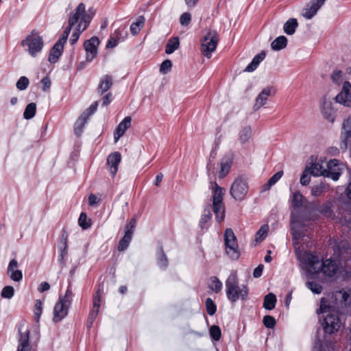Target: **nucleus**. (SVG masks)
<instances>
[{
  "mask_svg": "<svg viewBox=\"0 0 351 351\" xmlns=\"http://www.w3.org/2000/svg\"><path fill=\"white\" fill-rule=\"evenodd\" d=\"M8 275L10 278L15 282H19L23 278L22 271L19 269H16L14 271L10 273Z\"/></svg>",
  "mask_w": 351,
  "mask_h": 351,
  "instance_id": "58",
  "label": "nucleus"
},
{
  "mask_svg": "<svg viewBox=\"0 0 351 351\" xmlns=\"http://www.w3.org/2000/svg\"><path fill=\"white\" fill-rule=\"evenodd\" d=\"M317 210L326 217H332L333 216V210H332V203L326 202L320 206Z\"/></svg>",
  "mask_w": 351,
  "mask_h": 351,
  "instance_id": "31",
  "label": "nucleus"
},
{
  "mask_svg": "<svg viewBox=\"0 0 351 351\" xmlns=\"http://www.w3.org/2000/svg\"><path fill=\"white\" fill-rule=\"evenodd\" d=\"M218 42V33L215 30H209L202 42V53L204 56L209 58L211 53L216 49Z\"/></svg>",
  "mask_w": 351,
  "mask_h": 351,
  "instance_id": "9",
  "label": "nucleus"
},
{
  "mask_svg": "<svg viewBox=\"0 0 351 351\" xmlns=\"http://www.w3.org/2000/svg\"><path fill=\"white\" fill-rule=\"evenodd\" d=\"M266 53L262 51L261 53L256 55L252 59V62L245 67L244 71L253 72L256 69L259 64L265 58Z\"/></svg>",
  "mask_w": 351,
  "mask_h": 351,
  "instance_id": "23",
  "label": "nucleus"
},
{
  "mask_svg": "<svg viewBox=\"0 0 351 351\" xmlns=\"http://www.w3.org/2000/svg\"><path fill=\"white\" fill-rule=\"evenodd\" d=\"M41 83L43 84V90L47 92L49 90L51 87V80L48 76L43 77L41 80Z\"/></svg>",
  "mask_w": 351,
  "mask_h": 351,
  "instance_id": "60",
  "label": "nucleus"
},
{
  "mask_svg": "<svg viewBox=\"0 0 351 351\" xmlns=\"http://www.w3.org/2000/svg\"><path fill=\"white\" fill-rule=\"evenodd\" d=\"M287 45V38L285 36L277 37L271 44V49L274 51H280L285 49Z\"/></svg>",
  "mask_w": 351,
  "mask_h": 351,
  "instance_id": "27",
  "label": "nucleus"
},
{
  "mask_svg": "<svg viewBox=\"0 0 351 351\" xmlns=\"http://www.w3.org/2000/svg\"><path fill=\"white\" fill-rule=\"evenodd\" d=\"M311 173L312 175H313L314 176H324L325 177V171H326V169L324 167V166L319 163V162H315V163H313L311 168Z\"/></svg>",
  "mask_w": 351,
  "mask_h": 351,
  "instance_id": "35",
  "label": "nucleus"
},
{
  "mask_svg": "<svg viewBox=\"0 0 351 351\" xmlns=\"http://www.w3.org/2000/svg\"><path fill=\"white\" fill-rule=\"evenodd\" d=\"M226 252L232 260H237L240 256L237 238L232 229L228 228L224 233Z\"/></svg>",
  "mask_w": 351,
  "mask_h": 351,
  "instance_id": "8",
  "label": "nucleus"
},
{
  "mask_svg": "<svg viewBox=\"0 0 351 351\" xmlns=\"http://www.w3.org/2000/svg\"><path fill=\"white\" fill-rule=\"evenodd\" d=\"M335 100L346 107H351V84L349 82H344L341 92L335 97Z\"/></svg>",
  "mask_w": 351,
  "mask_h": 351,
  "instance_id": "13",
  "label": "nucleus"
},
{
  "mask_svg": "<svg viewBox=\"0 0 351 351\" xmlns=\"http://www.w3.org/2000/svg\"><path fill=\"white\" fill-rule=\"evenodd\" d=\"M283 171L276 172L271 178H269L267 183L265 185V189H269L271 186L274 185L282 176Z\"/></svg>",
  "mask_w": 351,
  "mask_h": 351,
  "instance_id": "42",
  "label": "nucleus"
},
{
  "mask_svg": "<svg viewBox=\"0 0 351 351\" xmlns=\"http://www.w3.org/2000/svg\"><path fill=\"white\" fill-rule=\"evenodd\" d=\"M305 200V197L300 192H295L293 194L292 205L295 208H300Z\"/></svg>",
  "mask_w": 351,
  "mask_h": 351,
  "instance_id": "37",
  "label": "nucleus"
},
{
  "mask_svg": "<svg viewBox=\"0 0 351 351\" xmlns=\"http://www.w3.org/2000/svg\"><path fill=\"white\" fill-rule=\"evenodd\" d=\"M64 47L57 43L50 50L48 60L51 63H56L62 53Z\"/></svg>",
  "mask_w": 351,
  "mask_h": 351,
  "instance_id": "24",
  "label": "nucleus"
},
{
  "mask_svg": "<svg viewBox=\"0 0 351 351\" xmlns=\"http://www.w3.org/2000/svg\"><path fill=\"white\" fill-rule=\"evenodd\" d=\"M101 290L100 288L97 289L96 291L93 300V309H97L99 311V308L101 306Z\"/></svg>",
  "mask_w": 351,
  "mask_h": 351,
  "instance_id": "44",
  "label": "nucleus"
},
{
  "mask_svg": "<svg viewBox=\"0 0 351 351\" xmlns=\"http://www.w3.org/2000/svg\"><path fill=\"white\" fill-rule=\"evenodd\" d=\"M340 170L339 161L337 159L330 160L327 162L325 178H330L334 181H337L341 176Z\"/></svg>",
  "mask_w": 351,
  "mask_h": 351,
  "instance_id": "16",
  "label": "nucleus"
},
{
  "mask_svg": "<svg viewBox=\"0 0 351 351\" xmlns=\"http://www.w3.org/2000/svg\"><path fill=\"white\" fill-rule=\"evenodd\" d=\"M17 267H18L17 261L16 259L11 260L8 265V271H7L8 274H10V273L14 271L16 269Z\"/></svg>",
  "mask_w": 351,
  "mask_h": 351,
  "instance_id": "61",
  "label": "nucleus"
},
{
  "mask_svg": "<svg viewBox=\"0 0 351 351\" xmlns=\"http://www.w3.org/2000/svg\"><path fill=\"white\" fill-rule=\"evenodd\" d=\"M210 289L215 293H218L222 289V282L216 276H212L210 278Z\"/></svg>",
  "mask_w": 351,
  "mask_h": 351,
  "instance_id": "39",
  "label": "nucleus"
},
{
  "mask_svg": "<svg viewBox=\"0 0 351 351\" xmlns=\"http://www.w3.org/2000/svg\"><path fill=\"white\" fill-rule=\"evenodd\" d=\"M94 12L88 10V13L86 11L80 16L79 22L73 28V32L70 38L71 45H74L78 40L80 35L87 28L90 23Z\"/></svg>",
  "mask_w": 351,
  "mask_h": 351,
  "instance_id": "11",
  "label": "nucleus"
},
{
  "mask_svg": "<svg viewBox=\"0 0 351 351\" xmlns=\"http://www.w3.org/2000/svg\"><path fill=\"white\" fill-rule=\"evenodd\" d=\"M226 292L228 299L231 302H235L239 299L244 300L247 298L248 289L244 285L239 286L237 275L236 272H232L226 280Z\"/></svg>",
  "mask_w": 351,
  "mask_h": 351,
  "instance_id": "3",
  "label": "nucleus"
},
{
  "mask_svg": "<svg viewBox=\"0 0 351 351\" xmlns=\"http://www.w3.org/2000/svg\"><path fill=\"white\" fill-rule=\"evenodd\" d=\"M131 121V117L128 116L125 117L123 120L118 125L114 133V138L115 142L118 141V140L124 134L125 131L130 127Z\"/></svg>",
  "mask_w": 351,
  "mask_h": 351,
  "instance_id": "19",
  "label": "nucleus"
},
{
  "mask_svg": "<svg viewBox=\"0 0 351 351\" xmlns=\"http://www.w3.org/2000/svg\"><path fill=\"white\" fill-rule=\"evenodd\" d=\"M21 45L32 57L35 58L43 50L44 40L38 32L34 29L21 40Z\"/></svg>",
  "mask_w": 351,
  "mask_h": 351,
  "instance_id": "4",
  "label": "nucleus"
},
{
  "mask_svg": "<svg viewBox=\"0 0 351 351\" xmlns=\"http://www.w3.org/2000/svg\"><path fill=\"white\" fill-rule=\"evenodd\" d=\"M210 334L215 341H219L221 335L220 328L216 325L212 326L210 328Z\"/></svg>",
  "mask_w": 351,
  "mask_h": 351,
  "instance_id": "46",
  "label": "nucleus"
},
{
  "mask_svg": "<svg viewBox=\"0 0 351 351\" xmlns=\"http://www.w3.org/2000/svg\"><path fill=\"white\" fill-rule=\"evenodd\" d=\"M206 306L208 315H213L215 313L217 307L211 298H208L206 300Z\"/></svg>",
  "mask_w": 351,
  "mask_h": 351,
  "instance_id": "49",
  "label": "nucleus"
},
{
  "mask_svg": "<svg viewBox=\"0 0 351 351\" xmlns=\"http://www.w3.org/2000/svg\"><path fill=\"white\" fill-rule=\"evenodd\" d=\"M264 266L261 264L257 267H256L253 271V276L254 278H259L262 276Z\"/></svg>",
  "mask_w": 351,
  "mask_h": 351,
  "instance_id": "63",
  "label": "nucleus"
},
{
  "mask_svg": "<svg viewBox=\"0 0 351 351\" xmlns=\"http://www.w3.org/2000/svg\"><path fill=\"white\" fill-rule=\"evenodd\" d=\"M29 84V80L25 76H22L16 82V88L20 90H25Z\"/></svg>",
  "mask_w": 351,
  "mask_h": 351,
  "instance_id": "48",
  "label": "nucleus"
},
{
  "mask_svg": "<svg viewBox=\"0 0 351 351\" xmlns=\"http://www.w3.org/2000/svg\"><path fill=\"white\" fill-rule=\"evenodd\" d=\"M23 325L19 327L18 346L16 351H31L32 346L29 343V329L23 330Z\"/></svg>",
  "mask_w": 351,
  "mask_h": 351,
  "instance_id": "14",
  "label": "nucleus"
},
{
  "mask_svg": "<svg viewBox=\"0 0 351 351\" xmlns=\"http://www.w3.org/2000/svg\"><path fill=\"white\" fill-rule=\"evenodd\" d=\"M326 0H312L306 6L303 16L307 19H312L317 12L319 9L324 5Z\"/></svg>",
  "mask_w": 351,
  "mask_h": 351,
  "instance_id": "17",
  "label": "nucleus"
},
{
  "mask_svg": "<svg viewBox=\"0 0 351 351\" xmlns=\"http://www.w3.org/2000/svg\"><path fill=\"white\" fill-rule=\"evenodd\" d=\"M87 116L81 114L74 125V132L77 136H80L83 132V128L87 122Z\"/></svg>",
  "mask_w": 351,
  "mask_h": 351,
  "instance_id": "29",
  "label": "nucleus"
},
{
  "mask_svg": "<svg viewBox=\"0 0 351 351\" xmlns=\"http://www.w3.org/2000/svg\"><path fill=\"white\" fill-rule=\"evenodd\" d=\"M208 209H205L204 211V214L202 215V217L199 221V225L202 228H204V224L210 219L211 213H210V206H208Z\"/></svg>",
  "mask_w": 351,
  "mask_h": 351,
  "instance_id": "50",
  "label": "nucleus"
},
{
  "mask_svg": "<svg viewBox=\"0 0 351 351\" xmlns=\"http://www.w3.org/2000/svg\"><path fill=\"white\" fill-rule=\"evenodd\" d=\"M210 189L213 190V206L218 222H221L225 217V208L223 204V188L219 186L216 182H210Z\"/></svg>",
  "mask_w": 351,
  "mask_h": 351,
  "instance_id": "5",
  "label": "nucleus"
},
{
  "mask_svg": "<svg viewBox=\"0 0 351 351\" xmlns=\"http://www.w3.org/2000/svg\"><path fill=\"white\" fill-rule=\"evenodd\" d=\"M43 311V304L39 300L35 301L34 304V315L37 320L39 319Z\"/></svg>",
  "mask_w": 351,
  "mask_h": 351,
  "instance_id": "53",
  "label": "nucleus"
},
{
  "mask_svg": "<svg viewBox=\"0 0 351 351\" xmlns=\"http://www.w3.org/2000/svg\"><path fill=\"white\" fill-rule=\"evenodd\" d=\"M341 74L342 73L341 71H334L331 75L332 81L335 83H339L341 80Z\"/></svg>",
  "mask_w": 351,
  "mask_h": 351,
  "instance_id": "62",
  "label": "nucleus"
},
{
  "mask_svg": "<svg viewBox=\"0 0 351 351\" xmlns=\"http://www.w3.org/2000/svg\"><path fill=\"white\" fill-rule=\"evenodd\" d=\"M36 112V105L35 103H30L26 107L23 112V117L25 119L33 118Z\"/></svg>",
  "mask_w": 351,
  "mask_h": 351,
  "instance_id": "36",
  "label": "nucleus"
},
{
  "mask_svg": "<svg viewBox=\"0 0 351 351\" xmlns=\"http://www.w3.org/2000/svg\"><path fill=\"white\" fill-rule=\"evenodd\" d=\"M298 26V23L297 19L291 18L284 24L283 30L287 34L293 35L295 32Z\"/></svg>",
  "mask_w": 351,
  "mask_h": 351,
  "instance_id": "26",
  "label": "nucleus"
},
{
  "mask_svg": "<svg viewBox=\"0 0 351 351\" xmlns=\"http://www.w3.org/2000/svg\"><path fill=\"white\" fill-rule=\"evenodd\" d=\"M99 310L92 308L88 314V319H87V327H92L96 317L98 315Z\"/></svg>",
  "mask_w": 351,
  "mask_h": 351,
  "instance_id": "51",
  "label": "nucleus"
},
{
  "mask_svg": "<svg viewBox=\"0 0 351 351\" xmlns=\"http://www.w3.org/2000/svg\"><path fill=\"white\" fill-rule=\"evenodd\" d=\"M78 223L83 230H86L91 226L90 220L87 219V215L85 213H81L78 219Z\"/></svg>",
  "mask_w": 351,
  "mask_h": 351,
  "instance_id": "38",
  "label": "nucleus"
},
{
  "mask_svg": "<svg viewBox=\"0 0 351 351\" xmlns=\"http://www.w3.org/2000/svg\"><path fill=\"white\" fill-rule=\"evenodd\" d=\"M252 136V128L250 126H245L242 128L239 132V140L244 144L249 141Z\"/></svg>",
  "mask_w": 351,
  "mask_h": 351,
  "instance_id": "33",
  "label": "nucleus"
},
{
  "mask_svg": "<svg viewBox=\"0 0 351 351\" xmlns=\"http://www.w3.org/2000/svg\"><path fill=\"white\" fill-rule=\"evenodd\" d=\"M295 254L298 260L301 263L302 267L306 271L308 276L318 274L319 271L327 276H333L337 271V265L335 261L331 259H326L322 261L317 254L306 251L302 252L296 249Z\"/></svg>",
  "mask_w": 351,
  "mask_h": 351,
  "instance_id": "1",
  "label": "nucleus"
},
{
  "mask_svg": "<svg viewBox=\"0 0 351 351\" xmlns=\"http://www.w3.org/2000/svg\"><path fill=\"white\" fill-rule=\"evenodd\" d=\"M121 156L118 152L110 154L107 158V165L109 167L110 173L114 176L118 171V166L121 162Z\"/></svg>",
  "mask_w": 351,
  "mask_h": 351,
  "instance_id": "18",
  "label": "nucleus"
},
{
  "mask_svg": "<svg viewBox=\"0 0 351 351\" xmlns=\"http://www.w3.org/2000/svg\"><path fill=\"white\" fill-rule=\"evenodd\" d=\"M157 263L160 267L162 269L167 268L168 265V259L164 253L162 246H160L158 251L157 255Z\"/></svg>",
  "mask_w": 351,
  "mask_h": 351,
  "instance_id": "34",
  "label": "nucleus"
},
{
  "mask_svg": "<svg viewBox=\"0 0 351 351\" xmlns=\"http://www.w3.org/2000/svg\"><path fill=\"white\" fill-rule=\"evenodd\" d=\"M291 229L293 232L292 234L293 236V239L295 240H300L302 238V234L299 230H296L298 225L294 223L293 220L291 221Z\"/></svg>",
  "mask_w": 351,
  "mask_h": 351,
  "instance_id": "59",
  "label": "nucleus"
},
{
  "mask_svg": "<svg viewBox=\"0 0 351 351\" xmlns=\"http://www.w3.org/2000/svg\"><path fill=\"white\" fill-rule=\"evenodd\" d=\"M191 21V14L188 12L183 13L180 18V23L183 26H188Z\"/></svg>",
  "mask_w": 351,
  "mask_h": 351,
  "instance_id": "56",
  "label": "nucleus"
},
{
  "mask_svg": "<svg viewBox=\"0 0 351 351\" xmlns=\"http://www.w3.org/2000/svg\"><path fill=\"white\" fill-rule=\"evenodd\" d=\"M132 237L129 235L124 234L123 237L120 240L118 245V250L121 252L125 250L129 246L132 240Z\"/></svg>",
  "mask_w": 351,
  "mask_h": 351,
  "instance_id": "43",
  "label": "nucleus"
},
{
  "mask_svg": "<svg viewBox=\"0 0 351 351\" xmlns=\"http://www.w3.org/2000/svg\"><path fill=\"white\" fill-rule=\"evenodd\" d=\"M310 181H311V177L309 175V172H308V169H306L303 171V173L300 177V182L302 185L306 186L309 184Z\"/></svg>",
  "mask_w": 351,
  "mask_h": 351,
  "instance_id": "55",
  "label": "nucleus"
},
{
  "mask_svg": "<svg viewBox=\"0 0 351 351\" xmlns=\"http://www.w3.org/2000/svg\"><path fill=\"white\" fill-rule=\"evenodd\" d=\"M263 322L265 327L268 328H273L276 326V319L271 315H265L263 317Z\"/></svg>",
  "mask_w": 351,
  "mask_h": 351,
  "instance_id": "52",
  "label": "nucleus"
},
{
  "mask_svg": "<svg viewBox=\"0 0 351 351\" xmlns=\"http://www.w3.org/2000/svg\"><path fill=\"white\" fill-rule=\"evenodd\" d=\"M14 289L12 286H5L3 288L1 295L3 298L10 299L13 297Z\"/></svg>",
  "mask_w": 351,
  "mask_h": 351,
  "instance_id": "47",
  "label": "nucleus"
},
{
  "mask_svg": "<svg viewBox=\"0 0 351 351\" xmlns=\"http://www.w3.org/2000/svg\"><path fill=\"white\" fill-rule=\"evenodd\" d=\"M268 230L269 227L267 225L262 226L256 234V241L261 242L263 241L267 234Z\"/></svg>",
  "mask_w": 351,
  "mask_h": 351,
  "instance_id": "41",
  "label": "nucleus"
},
{
  "mask_svg": "<svg viewBox=\"0 0 351 351\" xmlns=\"http://www.w3.org/2000/svg\"><path fill=\"white\" fill-rule=\"evenodd\" d=\"M112 85V78L110 75H106L100 80L98 91L100 94H104L108 90Z\"/></svg>",
  "mask_w": 351,
  "mask_h": 351,
  "instance_id": "25",
  "label": "nucleus"
},
{
  "mask_svg": "<svg viewBox=\"0 0 351 351\" xmlns=\"http://www.w3.org/2000/svg\"><path fill=\"white\" fill-rule=\"evenodd\" d=\"M271 89L272 88L270 87H267L262 90V91L259 93L256 99V102L254 106V110H258L261 108V107L266 104L268 97L271 94Z\"/></svg>",
  "mask_w": 351,
  "mask_h": 351,
  "instance_id": "20",
  "label": "nucleus"
},
{
  "mask_svg": "<svg viewBox=\"0 0 351 351\" xmlns=\"http://www.w3.org/2000/svg\"><path fill=\"white\" fill-rule=\"evenodd\" d=\"M317 313L322 314V325L326 333L332 334L339 330L341 326V321L338 316V312L336 311L335 306L330 305L326 298L321 299L320 306L317 310Z\"/></svg>",
  "mask_w": 351,
  "mask_h": 351,
  "instance_id": "2",
  "label": "nucleus"
},
{
  "mask_svg": "<svg viewBox=\"0 0 351 351\" xmlns=\"http://www.w3.org/2000/svg\"><path fill=\"white\" fill-rule=\"evenodd\" d=\"M232 165V160L228 157H224L221 159L219 166V178H223L230 172L231 166Z\"/></svg>",
  "mask_w": 351,
  "mask_h": 351,
  "instance_id": "22",
  "label": "nucleus"
},
{
  "mask_svg": "<svg viewBox=\"0 0 351 351\" xmlns=\"http://www.w3.org/2000/svg\"><path fill=\"white\" fill-rule=\"evenodd\" d=\"M145 17L143 16H140L137 18L136 22H133L130 25V32L132 35H136L140 30L143 28L145 24Z\"/></svg>",
  "mask_w": 351,
  "mask_h": 351,
  "instance_id": "30",
  "label": "nucleus"
},
{
  "mask_svg": "<svg viewBox=\"0 0 351 351\" xmlns=\"http://www.w3.org/2000/svg\"><path fill=\"white\" fill-rule=\"evenodd\" d=\"M73 294L69 286L64 296L60 297L53 309V318L55 322H59L68 314L69 308L71 304Z\"/></svg>",
  "mask_w": 351,
  "mask_h": 351,
  "instance_id": "6",
  "label": "nucleus"
},
{
  "mask_svg": "<svg viewBox=\"0 0 351 351\" xmlns=\"http://www.w3.org/2000/svg\"><path fill=\"white\" fill-rule=\"evenodd\" d=\"M276 295L272 293H269L264 298L263 307L267 310H272L276 306Z\"/></svg>",
  "mask_w": 351,
  "mask_h": 351,
  "instance_id": "28",
  "label": "nucleus"
},
{
  "mask_svg": "<svg viewBox=\"0 0 351 351\" xmlns=\"http://www.w3.org/2000/svg\"><path fill=\"white\" fill-rule=\"evenodd\" d=\"M171 61L169 60H165L160 65V72L163 74L167 73L171 70Z\"/></svg>",
  "mask_w": 351,
  "mask_h": 351,
  "instance_id": "54",
  "label": "nucleus"
},
{
  "mask_svg": "<svg viewBox=\"0 0 351 351\" xmlns=\"http://www.w3.org/2000/svg\"><path fill=\"white\" fill-rule=\"evenodd\" d=\"M306 286L315 294H319L322 293L323 288L321 285L314 281H308L306 282Z\"/></svg>",
  "mask_w": 351,
  "mask_h": 351,
  "instance_id": "40",
  "label": "nucleus"
},
{
  "mask_svg": "<svg viewBox=\"0 0 351 351\" xmlns=\"http://www.w3.org/2000/svg\"><path fill=\"white\" fill-rule=\"evenodd\" d=\"M99 40L97 37L93 36L89 40L85 41L84 47L86 52V59L88 62H91L97 55V46Z\"/></svg>",
  "mask_w": 351,
  "mask_h": 351,
  "instance_id": "15",
  "label": "nucleus"
},
{
  "mask_svg": "<svg viewBox=\"0 0 351 351\" xmlns=\"http://www.w3.org/2000/svg\"><path fill=\"white\" fill-rule=\"evenodd\" d=\"M60 242L61 246L60 247V254L59 255V257H58V262L60 264V265L62 266V267H63L65 265L64 258L67 256V253H68V251H67V234H66V232L65 230L62 231V234Z\"/></svg>",
  "mask_w": 351,
  "mask_h": 351,
  "instance_id": "21",
  "label": "nucleus"
},
{
  "mask_svg": "<svg viewBox=\"0 0 351 351\" xmlns=\"http://www.w3.org/2000/svg\"><path fill=\"white\" fill-rule=\"evenodd\" d=\"M99 201V198L94 194H90L88 197V203L91 206L97 204Z\"/></svg>",
  "mask_w": 351,
  "mask_h": 351,
  "instance_id": "64",
  "label": "nucleus"
},
{
  "mask_svg": "<svg viewBox=\"0 0 351 351\" xmlns=\"http://www.w3.org/2000/svg\"><path fill=\"white\" fill-rule=\"evenodd\" d=\"M321 111L324 118L329 122L333 123L335 119L336 110L333 108L332 100L324 95L320 100Z\"/></svg>",
  "mask_w": 351,
  "mask_h": 351,
  "instance_id": "12",
  "label": "nucleus"
},
{
  "mask_svg": "<svg viewBox=\"0 0 351 351\" xmlns=\"http://www.w3.org/2000/svg\"><path fill=\"white\" fill-rule=\"evenodd\" d=\"M98 106V102L95 101L93 104L90 105V106L82 114L87 116V119L89 118L97 110Z\"/></svg>",
  "mask_w": 351,
  "mask_h": 351,
  "instance_id": "57",
  "label": "nucleus"
},
{
  "mask_svg": "<svg viewBox=\"0 0 351 351\" xmlns=\"http://www.w3.org/2000/svg\"><path fill=\"white\" fill-rule=\"evenodd\" d=\"M180 45L179 38L178 37L171 38L166 45L165 52L167 54L173 53L176 49H178Z\"/></svg>",
  "mask_w": 351,
  "mask_h": 351,
  "instance_id": "32",
  "label": "nucleus"
},
{
  "mask_svg": "<svg viewBox=\"0 0 351 351\" xmlns=\"http://www.w3.org/2000/svg\"><path fill=\"white\" fill-rule=\"evenodd\" d=\"M325 191V186L319 183L311 186V194L315 197L321 195Z\"/></svg>",
  "mask_w": 351,
  "mask_h": 351,
  "instance_id": "45",
  "label": "nucleus"
},
{
  "mask_svg": "<svg viewBox=\"0 0 351 351\" xmlns=\"http://www.w3.org/2000/svg\"><path fill=\"white\" fill-rule=\"evenodd\" d=\"M86 6L83 3H80L77 8L73 10L69 19V26L64 29L62 36L56 42L64 47V43L66 42L71 30L74 28L75 25L79 22L80 16L85 12Z\"/></svg>",
  "mask_w": 351,
  "mask_h": 351,
  "instance_id": "7",
  "label": "nucleus"
},
{
  "mask_svg": "<svg viewBox=\"0 0 351 351\" xmlns=\"http://www.w3.org/2000/svg\"><path fill=\"white\" fill-rule=\"evenodd\" d=\"M248 184L247 180L241 177L234 180L231 185L230 193L231 197L236 201H242L245 199L248 193Z\"/></svg>",
  "mask_w": 351,
  "mask_h": 351,
  "instance_id": "10",
  "label": "nucleus"
}]
</instances>
